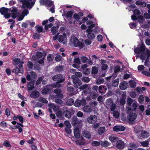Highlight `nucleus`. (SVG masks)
Returning <instances> with one entry per match:
<instances>
[{"label":"nucleus","mask_w":150,"mask_h":150,"mask_svg":"<svg viewBox=\"0 0 150 150\" xmlns=\"http://www.w3.org/2000/svg\"><path fill=\"white\" fill-rule=\"evenodd\" d=\"M129 85L132 88H134L136 86V82L134 80H131L129 82Z\"/></svg>","instance_id":"nucleus-42"},{"label":"nucleus","mask_w":150,"mask_h":150,"mask_svg":"<svg viewBox=\"0 0 150 150\" xmlns=\"http://www.w3.org/2000/svg\"><path fill=\"white\" fill-rule=\"evenodd\" d=\"M18 1L22 3V8H27L29 9L33 7L35 3L34 1H32V0H18Z\"/></svg>","instance_id":"nucleus-5"},{"label":"nucleus","mask_w":150,"mask_h":150,"mask_svg":"<svg viewBox=\"0 0 150 150\" xmlns=\"http://www.w3.org/2000/svg\"><path fill=\"white\" fill-rule=\"evenodd\" d=\"M37 77V75L34 72H31L30 74H28L26 76V79L28 81L33 80Z\"/></svg>","instance_id":"nucleus-11"},{"label":"nucleus","mask_w":150,"mask_h":150,"mask_svg":"<svg viewBox=\"0 0 150 150\" xmlns=\"http://www.w3.org/2000/svg\"><path fill=\"white\" fill-rule=\"evenodd\" d=\"M96 93L95 92H92L90 94V97L93 99L96 98Z\"/></svg>","instance_id":"nucleus-56"},{"label":"nucleus","mask_w":150,"mask_h":150,"mask_svg":"<svg viewBox=\"0 0 150 150\" xmlns=\"http://www.w3.org/2000/svg\"><path fill=\"white\" fill-rule=\"evenodd\" d=\"M81 105V101L79 100H77L74 103V105L77 107H79Z\"/></svg>","instance_id":"nucleus-52"},{"label":"nucleus","mask_w":150,"mask_h":150,"mask_svg":"<svg viewBox=\"0 0 150 150\" xmlns=\"http://www.w3.org/2000/svg\"><path fill=\"white\" fill-rule=\"evenodd\" d=\"M38 100L41 102L44 103H47L48 102V101L45 98L43 97H40L39 98Z\"/></svg>","instance_id":"nucleus-46"},{"label":"nucleus","mask_w":150,"mask_h":150,"mask_svg":"<svg viewBox=\"0 0 150 150\" xmlns=\"http://www.w3.org/2000/svg\"><path fill=\"white\" fill-rule=\"evenodd\" d=\"M53 88L52 85L47 86L46 88L43 89L42 91V93L43 94H45L49 92Z\"/></svg>","instance_id":"nucleus-16"},{"label":"nucleus","mask_w":150,"mask_h":150,"mask_svg":"<svg viewBox=\"0 0 150 150\" xmlns=\"http://www.w3.org/2000/svg\"><path fill=\"white\" fill-rule=\"evenodd\" d=\"M63 115L67 118H70L71 116L70 112L68 110H65L63 112Z\"/></svg>","instance_id":"nucleus-35"},{"label":"nucleus","mask_w":150,"mask_h":150,"mask_svg":"<svg viewBox=\"0 0 150 150\" xmlns=\"http://www.w3.org/2000/svg\"><path fill=\"white\" fill-rule=\"evenodd\" d=\"M34 82L33 81H31L28 83V91L29 92L34 88Z\"/></svg>","instance_id":"nucleus-32"},{"label":"nucleus","mask_w":150,"mask_h":150,"mask_svg":"<svg viewBox=\"0 0 150 150\" xmlns=\"http://www.w3.org/2000/svg\"><path fill=\"white\" fill-rule=\"evenodd\" d=\"M74 136L75 138L79 139L80 136V132L79 129L76 127L74 128Z\"/></svg>","instance_id":"nucleus-20"},{"label":"nucleus","mask_w":150,"mask_h":150,"mask_svg":"<svg viewBox=\"0 0 150 150\" xmlns=\"http://www.w3.org/2000/svg\"><path fill=\"white\" fill-rule=\"evenodd\" d=\"M39 96V93L37 91L32 92L30 94V97L31 98H36Z\"/></svg>","instance_id":"nucleus-28"},{"label":"nucleus","mask_w":150,"mask_h":150,"mask_svg":"<svg viewBox=\"0 0 150 150\" xmlns=\"http://www.w3.org/2000/svg\"><path fill=\"white\" fill-rule=\"evenodd\" d=\"M73 84L75 87H78V86H80L81 85V82L78 79H74L73 81Z\"/></svg>","instance_id":"nucleus-26"},{"label":"nucleus","mask_w":150,"mask_h":150,"mask_svg":"<svg viewBox=\"0 0 150 150\" xmlns=\"http://www.w3.org/2000/svg\"><path fill=\"white\" fill-rule=\"evenodd\" d=\"M126 110L129 114V115L127 117L128 120L130 122L134 120L137 117V115L135 113L132 112V110L131 108L127 107L126 108Z\"/></svg>","instance_id":"nucleus-7"},{"label":"nucleus","mask_w":150,"mask_h":150,"mask_svg":"<svg viewBox=\"0 0 150 150\" xmlns=\"http://www.w3.org/2000/svg\"><path fill=\"white\" fill-rule=\"evenodd\" d=\"M49 106L53 110L55 111H57L59 109V106L58 105H56L54 104L51 103L49 104Z\"/></svg>","instance_id":"nucleus-31"},{"label":"nucleus","mask_w":150,"mask_h":150,"mask_svg":"<svg viewBox=\"0 0 150 150\" xmlns=\"http://www.w3.org/2000/svg\"><path fill=\"white\" fill-rule=\"evenodd\" d=\"M83 121L77 118L76 117H74L72 119L71 122L73 126H77L78 125L81 126L82 125Z\"/></svg>","instance_id":"nucleus-9"},{"label":"nucleus","mask_w":150,"mask_h":150,"mask_svg":"<svg viewBox=\"0 0 150 150\" xmlns=\"http://www.w3.org/2000/svg\"><path fill=\"white\" fill-rule=\"evenodd\" d=\"M126 98V93H125L122 95V98L120 101L121 105H123L125 104Z\"/></svg>","instance_id":"nucleus-27"},{"label":"nucleus","mask_w":150,"mask_h":150,"mask_svg":"<svg viewBox=\"0 0 150 150\" xmlns=\"http://www.w3.org/2000/svg\"><path fill=\"white\" fill-rule=\"evenodd\" d=\"M128 86V84L127 82L124 81L121 83L119 85L120 89L122 90H125Z\"/></svg>","instance_id":"nucleus-17"},{"label":"nucleus","mask_w":150,"mask_h":150,"mask_svg":"<svg viewBox=\"0 0 150 150\" xmlns=\"http://www.w3.org/2000/svg\"><path fill=\"white\" fill-rule=\"evenodd\" d=\"M104 82V80L103 79H98L96 82V84L100 85L103 83Z\"/></svg>","instance_id":"nucleus-49"},{"label":"nucleus","mask_w":150,"mask_h":150,"mask_svg":"<svg viewBox=\"0 0 150 150\" xmlns=\"http://www.w3.org/2000/svg\"><path fill=\"white\" fill-rule=\"evenodd\" d=\"M83 110L84 112L90 113L92 111V109L89 106L86 105L83 108Z\"/></svg>","instance_id":"nucleus-29"},{"label":"nucleus","mask_w":150,"mask_h":150,"mask_svg":"<svg viewBox=\"0 0 150 150\" xmlns=\"http://www.w3.org/2000/svg\"><path fill=\"white\" fill-rule=\"evenodd\" d=\"M100 63L102 64L101 67V69L103 71L106 70L108 67V65L105 64L106 62L105 60L101 59L100 62Z\"/></svg>","instance_id":"nucleus-22"},{"label":"nucleus","mask_w":150,"mask_h":150,"mask_svg":"<svg viewBox=\"0 0 150 150\" xmlns=\"http://www.w3.org/2000/svg\"><path fill=\"white\" fill-rule=\"evenodd\" d=\"M90 70L88 69H84L83 70V73L86 74H88L90 73Z\"/></svg>","instance_id":"nucleus-57"},{"label":"nucleus","mask_w":150,"mask_h":150,"mask_svg":"<svg viewBox=\"0 0 150 150\" xmlns=\"http://www.w3.org/2000/svg\"><path fill=\"white\" fill-rule=\"evenodd\" d=\"M107 88L105 86H100L99 88V92L100 93H104L106 92Z\"/></svg>","instance_id":"nucleus-33"},{"label":"nucleus","mask_w":150,"mask_h":150,"mask_svg":"<svg viewBox=\"0 0 150 150\" xmlns=\"http://www.w3.org/2000/svg\"><path fill=\"white\" fill-rule=\"evenodd\" d=\"M105 129L104 127H102L99 128L98 130V133L101 135L105 132Z\"/></svg>","instance_id":"nucleus-36"},{"label":"nucleus","mask_w":150,"mask_h":150,"mask_svg":"<svg viewBox=\"0 0 150 150\" xmlns=\"http://www.w3.org/2000/svg\"><path fill=\"white\" fill-rule=\"evenodd\" d=\"M75 143L76 144L78 145H84L88 143L89 142H85L84 139L83 137H81L80 139L77 140L76 141Z\"/></svg>","instance_id":"nucleus-15"},{"label":"nucleus","mask_w":150,"mask_h":150,"mask_svg":"<svg viewBox=\"0 0 150 150\" xmlns=\"http://www.w3.org/2000/svg\"><path fill=\"white\" fill-rule=\"evenodd\" d=\"M9 9L4 7H3L0 9V12L2 15L6 13L8 11Z\"/></svg>","instance_id":"nucleus-34"},{"label":"nucleus","mask_w":150,"mask_h":150,"mask_svg":"<svg viewBox=\"0 0 150 150\" xmlns=\"http://www.w3.org/2000/svg\"><path fill=\"white\" fill-rule=\"evenodd\" d=\"M109 139L111 142H114L117 141L118 138L115 135L112 134L110 136Z\"/></svg>","instance_id":"nucleus-30"},{"label":"nucleus","mask_w":150,"mask_h":150,"mask_svg":"<svg viewBox=\"0 0 150 150\" xmlns=\"http://www.w3.org/2000/svg\"><path fill=\"white\" fill-rule=\"evenodd\" d=\"M20 60L18 58H15L13 59V64L15 65H17L20 62Z\"/></svg>","instance_id":"nucleus-50"},{"label":"nucleus","mask_w":150,"mask_h":150,"mask_svg":"<svg viewBox=\"0 0 150 150\" xmlns=\"http://www.w3.org/2000/svg\"><path fill=\"white\" fill-rule=\"evenodd\" d=\"M98 120L97 117L94 115H91L89 116L87 119V122L91 124H94Z\"/></svg>","instance_id":"nucleus-8"},{"label":"nucleus","mask_w":150,"mask_h":150,"mask_svg":"<svg viewBox=\"0 0 150 150\" xmlns=\"http://www.w3.org/2000/svg\"><path fill=\"white\" fill-rule=\"evenodd\" d=\"M79 89L80 90L87 89V91H86L85 90L84 91V92L86 94H87L89 93L90 92L91 90V88L89 87H88V85L86 84L82 86H80Z\"/></svg>","instance_id":"nucleus-18"},{"label":"nucleus","mask_w":150,"mask_h":150,"mask_svg":"<svg viewBox=\"0 0 150 150\" xmlns=\"http://www.w3.org/2000/svg\"><path fill=\"white\" fill-rule=\"evenodd\" d=\"M113 129L115 132L122 131L125 130V128L122 125H117L114 127Z\"/></svg>","instance_id":"nucleus-14"},{"label":"nucleus","mask_w":150,"mask_h":150,"mask_svg":"<svg viewBox=\"0 0 150 150\" xmlns=\"http://www.w3.org/2000/svg\"><path fill=\"white\" fill-rule=\"evenodd\" d=\"M119 79H117L113 80L112 81V85L114 87H116L119 84Z\"/></svg>","instance_id":"nucleus-39"},{"label":"nucleus","mask_w":150,"mask_h":150,"mask_svg":"<svg viewBox=\"0 0 150 150\" xmlns=\"http://www.w3.org/2000/svg\"><path fill=\"white\" fill-rule=\"evenodd\" d=\"M10 11L11 12V17L13 18H15L17 17L18 21H22L25 16L22 14L19 16L17 13V9L16 7H13L10 8Z\"/></svg>","instance_id":"nucleus-6"},{"label":"nucleus","mask_w":150,"mask_h":150,"mask_svg":"<svg viewBox=\"0 0 150 150\" xmlns=\"http://www.w3.org/2000/svg\"><path fill=\"white\" fill-rule=\"evenodd\" d=\"M54 92L56 94V97L62 98H63V95L61 94V90L59 89H56L54 90Z\"/></svg>","instance_id":"nucleus-21"},{"label":"nucleus","mask_w":150,"mask_h":150,"mask_svg":"<svg viewBox=\"0 0 150 150\" xmlns=\"http://www.w3.org/2000/svg\"><path fill=\"white\" fill-rule=\"evenodd\" d=\"M134 101L132 99L130 98H128L127 99V104L128 105L131 106L132 103H133V102Z\"/></svg>","instance_id":"nucleus-60"},{"label":"nucleus","mask_w":150,"mask_h":150,"mask_svg":"<svg viewBox=\"0 0 150 150\" xmlns=\"http://www.w3.org/2000/svg\"><path fill=\"white\" fill-rule=\"evenodd\" d=\"M64 28L61 27L59 29V32L57 33L58 40L60 43L66 44L67 42V38L66 33L64 32Z\"/></svg>","instance_id":"nucleus-1"},{"label":"nucleus","mask_w":150,"mask_h":150,"mask_svg":"<svg viewBox=\"0 0 150 150\" xmlns=\"http://www.w3.org/2000/svg\"><path fill=\"white\" fill-rule=\"evenodd\" d=\"M58 28V27L54 26L51 28V32L52 34L53 35H55L57 33V29Z\"/></svg>","instance_id":"nucleus-41"},{"label":"nucleus","mask_w":150,"mask_h":150,"mask_svg":"<svg viewBox=\"0 0 150 150\" xmlns=\"http://www.w3.org/2000/svg\"><path fill=\"white\" fill-rule=\"evenodd\" d=\"M42 53L39 52H37L36 55L33 56V59L34 61H38V59L41 58L42 57Z\"/></svg>","instance_id":"nucleus-19"},{"label":"nucleus","mask_w":150,"mask_h":150,"mask_svg":"<svg viewBox=\"0 0 150 150\" xmlns=\"http://www.w3.org/2000/svg\"><path fill=\"white\" fill-rule=\"evenodd\" d=\"M106 105L108 107L110 108L111 111L114 110L116 107L115 104L113 103L112 99L110 98L106 101Z\"/></svg>","instance_id":"nucleus-10"},{"label":"nucleus","mask_w":150,"mask_h":150,"mask_svg":"<svg viewBox=\"0 0 150 150\" xmlns=\"http://www.w3.org/2000/svg\"><path fill=\"white\" fill-rule=\"evenodd\" d=\"M53 80L57 81L55 84L52 85L53 88L60 87L61 86V85L59 83L62 82L64 80V78L63 76L59 74L56 75L52 77Z\"/></svg>","instance_id":"nucleus-3"},{"label":"nucleus","mask_w":150,"mask_h":150,"mask_svg":"<svg viewBox=\"0 0 150 150\" xmlns=\"http://www.w3.org/2000/svg\"><path fill=\"white\" fill-rule=\"evenodd\" d=\"M140 143L143 147H147L148 146L149 142L148 141H144L141 142Z\"/></svg>","instance_id":"nucleus-48"},{"label":"nucleus","mask_w":150,"mask_h":150,"mask_svg":"<svg viewBox=\"0 0 150 150\" xmlns=\"http://www.w3.org/2000/svg\"><path fill=\"white\" fill-rule=\"evenodd\" d=\"M144 99L143 96L142 95H140L139 98V101L141 103H142L144 101Z\"/></svg>","instance_id":"nucleus-62"},{"label":"nucleus","mask_w":150,"mask_h":150,"mask_svg":"<svg viewBox=\"0 0 150 150\" xmlns=\"http://www.w3.org/2000/svg\"><path fill=\"white\" fill-rule=\"evenodd\" d=\"M21 69H20L18 67H16L15 69L13 70V72H15L16 74H18L19 72L21 73L22 72V70H20Z\"/></svg>","instance_id":"nucleus-63"},{"label":"nucleus","mask_w":150,"mask_h":150,"mask_svg":"<svg viewBox=\"0 0 150 150\" xmlns=\"http://www.w3.org/2000/svg\"><path fill=\"white\" fill-rule=\"evenodd\" d=\"M116 146L119 149H122L124 147L123 142L120 140L118 141L116 145Z\"/></svg>","instance_id":"nucleus-25"},{"label":"nucleus","mask_w":150,"mask_h":150,"mask_svg":"<svg viewBox=\"0 0 150 150\" xmlns=\"http://www.w3.org/2000/svg\"><path fill=\"white\" fill-rule=\"evenodd\" d=\"M55 102L59 105H62L63 104V102L62 100L59 99H57L55 100Z\"/></svg>","instance_id":"nucleus-64"},{"label":"nucleus","mask_w":150,"mask_h":150,"mask_svg":"<svg viewBox=\"0 0 150 150\" xmlns=\"http://www.w3.org/2000/svg\"><path fill=\"white\" fill-rule=\"evenodd\" d=\"M136 20H137L138 22L140 23H142L144 21L143 16L140 15L139 16L137 17Z\"/></svg>","instance_id":"nucleus-37"},{"label":"nucleus","mask_w":150,"mask_h":150,"mask_svg":"<svg viewBox=\"0 0 150 150\" xmlns=\"http://www.w3.org/2000/svg\"><path fill=\"white\" fill-rule=\"evenodd\" d=\"M82 134L84 137L88 139H89L91 137V134L87 130H84L82 132Z\"/></svg>","instance_id":"nucleus-24"},{"label":"nucleus","mask_w":150,"mask_h":150,"mask_svg":"<svg viewBox=\"0 0 150 150\" xmlns=\"http://www.w3.org/2000/svg\"><path fill=\"white\" fill-rule=\"evenodd\" d=\"M64 124L66 126V128H71V125L70 123L67 121H66L64 122Z\"/></svg>","instance_id":"nucleus-55"},{"label":"nucleus","mask_w":150,"mask_h":150,"mask_svg":"<svg viewBox=\"0 0 150 150\" xmlns=\"http://www.w3.org/2000/svg\"><path fill=\"white\" fill-rule=\"evenodd\" d=\"M3 145L7 147H11V145L10 144V142L8 140L4 141L3 143Z\"/></svg>","instance_id":"nucleus-45"},{"label":"nucleus","mask_w":150,"mask_h":150,"mask_svg":"<svg viewBox=\"0 0 150 150\" xmlns=\"http://www.w3.org/2000/svg\"><path fill=\"white\" fill-rule=\"evenodd\" d=\"M131 106L129 107H132L133 108V109L134 110H135L136 109L137 107V103L135 101H134L133 102V103L132 105H131Z\"/></svg>","instance_id":"nucleus-51"},{"label":"nucleus","mask_w":150,"mask_h":150,"mask_svg":"<svg viewBox=\"0 0 150 150\" xmlns=\"http://www.w3.org/2000/svg\"><path fill=\"white\" fill-rule=\"evenodd\" d=\"M70 42L75 47H79V48L81 49L85 46L84 44L80 42L79 39L74 35L71 36L70 40Z\"/></svg>","instance_id":"nucleus-2"},{"label":"nucleus","mask_w":150,"mask_h":150,"mask_svg":"<svg viewBox=\"0 0 150 150\" xmlns=\"http://www.w3.org/2000/svg\"><path fill=\"white\" fill-rule=\"evenodd\" d=\"M100 143L97 141H94L92 142L91 145L94 146H97L100 144Z\"/></svg>","instance_id":"nucleus-59"},{"label":"nucleus","mask_w":150,"mask_h":150,"mask_svg":"<svg viewBox=\"0 0 150 150\" xmlns=\"http://www.w3.org/2000/svg\"><path fill=\"white\" fill-rule=\"evenodd\" d=\"M66 16L67 19L71 18L72 16V12L71 11H69L67 12Z\"/></svg>","instance_id":"nucleus-54"},{"label":"nucleus","mask_w":150,"mask_h":150,"mask_svg":"<svg viewBox=\"0 0 150 150\" xmlns=\"http://www.w3.org/2000/svg\"><path fill=\"white\" fill-rule=\"evenodd\" d=\"M86 24L88 26V29H91L98 25L97 22L94 23L93 21L90 20L86 22Z\"/></svg>","instance_id":"nucleus-13"},{"label":"nucleus","mask_w":150,"mask_h":150,"mask_svg":"<svg viewBox=\"0 0 150 150\" xmlns=\"http://www.w3.org/2000/svg\"><path fill=\"white\" fill-rule=\"evenodd\" d=\"M48 2V0H41L40 1V3L41 5H45L46 6Z\"/></svg>","instance_id":"nucleus-58"},{"label":"nucleus","mask_w":150,"mask_h":150,"mask_svg":"<svg viewBox=\"0 0 150 150\" xmlns=\"http://www.w3.org/2000/svg\"><path fill=\"white\" fill-rule=\"evenodd\" d=\"M98 71V68L96 67H92L91 72L94 74H96Z\"/></svg>","instance_id":"nucleus-47"},{"label":"nucleus","mask_w":150,"mask_h":150,"mask_svg":"<svg viewBox=\"0 0 150 150\" xmlns=\"http://www.w3.org/2000/svg\"><path fill=\"white\" fill-rule=\"evenodd\" d=\"M99 29V27L97 26L94 29H87L86 32L87 33L88 38L90 39L93 40L95 38V34L98 33Z\"/></svg>","instance_id":"nucleus-4"},{"label":"nucleus","mask_w":150,"mask_h":150,"mask_svg":"<svg viewBox=\"0 0 150 150\" xmlns=\"http://www.w3.org/2000/svg\"><path fill=\"white\" fill-rule=\"evenodd\" d=\"M113 116L116 118H118L120 116V114L118 112L115 111L113 112Z\"/></svg>","instance_id":"nucleus-53"},{"label":"nucleus","mask_w":150,"mask_h":150,"mask_svg":"<svg viewBox=\"0 0 150 150\" xmlns=\"http://www.w3.org/2000/svg\"><path fill=\"white\" fill-rule=\"evenodd\" d=\"M128 146L130 148L135 149L137 147V146L134 143H130L128 145Z\"/></svg>","instance_id":"nucleus-61"},{"label":"nucleus","mask_w":150,"mask_h":150,"mask_svg":"<svg viewBox=\"0 0 150 150\" xmlns=\"http://www.w3.org/2000/svg\"><path fill=\"white\" fill-rule=\"evenodd\" d=\"M141 135L143 137L146 138L149 136V134L147 132L143 131L141 132Z\"/></svg>","instance_id":"nucleus-38"},{"label":"nucleus","mask_w":150,"mask_h":150,"mask_svg":"<svg viewBox=\"0 0 150 150\" xmlns=\"http://www.w3.org/2000/svg\"><path fill=\"white\" fill-rule=\"evenodd\" d=\"M74 102V100L73 99H69L67 101V105H71L73 104Z\"/></svg>","instance_id":"nucleus-44"},{"label":"nucleus","mask_w":150,"mask_h":150,"mask_svg":"<svg viewBox=\"0 0 150 150\" xmlns=\"http://www.w3.org/2000/svg\"><path fill=\"white\" fill-rule=\"evenodd\" d=\"M81 61L83 63H85L88 62L89 60L85 56H82L80 59Z\"/></svg>","instance_id":"nucleus-40"},{"label":"nucleus","mask_w":150,"mask_h":150,"mask_svg":"<svg viewBox=\"0 0 150 150\" xmlns=\"http://www.w3.org/2000/svg\"><path fill=\"white\" fill-rule=\"evenodd\" d=\"M136 4L139 7H145L146 6L145 2L141 1H137L135 2Z\"/></svg>","instance_id":"nucleus-23"},{"label":"nucleus","mask_w":150,"mask_h":150,"mask_svg":"<svg viewBox=\"0 0 150 150\" xmlns=\"http://www.w3.org/2000/svg\"><path fill=\"white\" fill-rule=\"evenodd\" d=\"M133 14L131 16V18L133 21L136 20L137 19L136 16H138L141 14L140 11L138 9H135L132 11Z\"/></svg>","instance_id":"nucleus-12"},{"label":"nucleus","mask_w":150,"mask_h":150,"mask_svg":"<svg viewBox=\"0 0 150 150\" xmlns=\"http://www.w3.org/2000/svg\"><path fill=\"white\" fill-rule=\"evenodd\" d=\"M142 129L141 126L139 125L136 126L134 127V131L136 133H137L139 132Z\"/></svg>","instance_id":"nucleus-43"}]
</instances>
